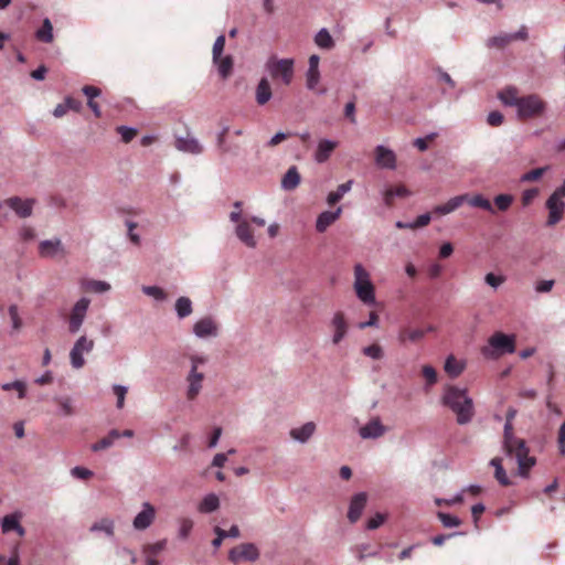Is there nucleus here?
<instances>
[{
	"label": "nucleus",
	"mask_w": 565,
	"mask_h": 565,
	"mask_svg": "<svg viewBox=\"0 0 565 565\" xmlns=\"http://www.w3.org/2000/svg\"><path fill=\"white\" fill-rule=\"evenodd\" d=\"M498 98L508 107H516L518 118L529 120L544 114L545 104L537 95L519 96L518 88L510 86L498 93Z\"/></svg>",
	"instance_id": "f257e3e1"
},
{
	"label": "nucleus",
	"mask_w": 565,
	"mask_h": 565,
	"mask_svg": "<svg viewBox=\"0 0 565 565\" xmlns=\"http://www.w3.org/2000/svg\"><path fill=\"white\" fill-rule=\"evenodd\" d=\"M503 450L505 456L514 458L518 462V476L527 478L535 465V457L529 455L525 440L515 436L512 431V422L505 420L503 434Z\"/></svg>",
	"instance_id": "f03ea898"
},
{
	"label": "nucleus",
	"mask_w": 565,
	"mask_h": 565,
	"mask_svg": "<svg viewBox=\"0 0 565 565\" xmlns=\"http://www.w3.org/2000/svg\"><path fill=\"white\" fill-rule=\"evenodd\" d=\"M444 405L455 412L457 424L465 425L472 420L473 406L472 399L467 396L465 388L457 386H447L443 397Z\"/></svg>",
	"instance_id": "7ed1b4c3"
},
{
	"label": "nucleus",
	"mask_w": 565,
	"mask_h": 565,
	"mask_svg": "<svg viewBox=\"0 0 565 565\" xmlns=\"http://www.w3.org/2000/svg\"><path fill=\"white\" fill-rule=\"evenodd\" d=\"M353 290H355L356 298L364 305L375 303V287L370 280V274L360 263L353 266Z\"/></svg>",
	"instance_id": "20e7f679"
},
{
	"label": "nucleus",
	"mask_w": 565,
	"mask_h": 565,
	"mask_svg": "<svg viewBox=\"0 0 565 565\" xmlns=\"http://www.w3.org/2000/svg\"><path fill=\"white\" fill-rule=\"evenodd\" d=\"M515 351L514 335H508L501 331L492 333L488 340V344L482 347V356L487 359H499V356L508 353L513 354Z\"/></svg>",
	"instance_id": "39448f33"
},
{
	"label": "nucleus",
	"mask_w": 565,
	"mask_h": 565,
	"mask_svg": "<svg viewBox=\"0 0 565 565\" xmlns=\"http://www.w3.org/2000/svg\"><path fill=\"white\" fill-rule=\"evenodd\" d=\"M269 76L275 81L280 79L285 85H289L292 79V60L291 58H269L267 63Z\"/></svg>",
	"instance_id": "423d86ee"
},
{
	"label": "nucleus",
	"mask_w": 565,
	"mask_h": 565,
	"mask_svg": "<svg viewBox=\"0 0 565 565\" xmlns=\"http://www.w3.org/2000/svg\"><path fill=\"white\" fill-rule=\"evenodd\" d=\"M92 350H94V340L88 339L86 335H81V338L75 341L74 347H72L71 353H68L72 367L82 369L85 364L83 354H88Z\"/></svg>",
	"instance_id": "0eeeda50"
},
{
	"label": "nucleus",
	"mask_w": 565,
	"mask_h": 565,
	"mask_svg": "<svg viewBox=\"0 0 565 565\" xmlns=\"http://www.w3.org/2000/svg\"><path fill=\"white\" fill-rule=\"evenodd\" d=\"M225 40L226 38H216V42L213 45V61L217 65V72H220L223 78L231 75V71H233V60L231 56H222Z\"/></svg>",
	"instance_id": "6e6552de"
},
{
	"label": "nucleus",
	"mask_w": 565,
	"mask_h": 565,
	"mask_svg": "<svg viewBox=\"0 0 565 565\" xmlns=\"http://www.w3.org/2000/svg\"><path fill=\"white\" fill-rule=\"evenodd\" d=\"M89 300L86 298H81L72 307L71 313H68V332L75 334L78 332L82 327L83 320H85V316H87Z\"/></svg>",
	"instance_id": "1a4fd4ad"
},
{
	"label": "nucleus",
	"mask_w": 565,
	"mask_h": 565,
	"mask_svg": "<svg viewBox=\"0 0 565 565\" xmlns=\"http://www.w3.org/2000/svg\"><path fill=\"white\" fill-rule=\"evenodd\" d=\"M258 556L259 553H257L256 546L250 543H242L233 547L227 554V558L235 565L243 561L254 562Z\"/></svg>",
	"instance_id": "9d476101"
},
{
	"label": "nucleus",
	"mask_w": 565,
	"mask_h": 565,
	"mask_svg": "<svg viewBox=\"0 0 565 565\" xmlns=\"http://www.w3.org/2000/svg\"><path fill=\"white\" fill-rule=\"evenodd\" d=\"M434 327L429 326L426 329L403 327L398 330V343L406 344L407 342L417 343L424 339L427 332H433Z\"/></svg>",
	"instance_id": "9b49d317"
},
{
	"label": "nucleus",
	"mask_w": 565,
	"mask_h": 565,
	"mask_svg": "<svg viewBox=\"0 0 565 565\" xmlns=\"http://www.w3.org/2000/svg\"><path fill=\"white\" fill-rule=\"evenodd\" d=\"M547 220L546 226H554L563 220L564 201L562 199L547 198L546 200Z\"/></svg>",
	"instance_id": "f8f14e48"
},
{
	"label": "nucleus",
	"mask_w": 565,
	"mask_h": 565,
	"mask_svg": "<svg viewBox=\"0 0 565 565\" xmlns=\"http://www.w3.org/2000/svg\"><path fill=\"white\" fill-rule=\"evenodd\" d=\"M330 328H332L333 331L332 343L333 345H338L343 341L348 332V322L342 311H337L335 315H333L332 321H330Z\"/></svg>",
	"instance_id": "ddd939ff"
},
{
	"label": "nucleus",
	"mask_w": 565,
	"mask_h": 565,
	"mask_svg": "<svg viewBox=\"0 0 565 565\" xmlns=\"http://www.w3.org/2000/svg\"><path fill=\"white\" fill-rule=\"evenodd\" d=\"M386 427L382 425L379 417H374L371 422L360 427L359 435L362 439H377L385 435Z\"/></svg>",
	"instance_id": "4468645a"
},
{
	"label": "nucleus",
	"mask_w": 565,
	"mask_h": 565,
	"mask_svg": "<svg viewBox=\"0 0 565 565\" xmlns=\"http://www.w3.org/2000/svg\"><path fill=\"white\" fill-rule=\"evenodd\" d=\"M156 518V509L149 502H145L142 504L141 512L135 516V521H132V526H135L138 531H143L148 529Z\"/></svg>",
	"instance_id": "2eb2a0df"
},
{
	"label": "nucleus",
	"mask_w": 565,
	"mask_h": 565,
	"mask_svg": "<svg viewBox=\"0 0 565 565\" xmlns=\"http://www.w3.org/2000/svg\"><path fill=\"white\" fill-rule=\"evenodd\" d=\"M193 332L198 338L204 339L207 337L217 335V323L210 317H204L193 324Z\"/></svg>",
	"instance_id": "dca6fc26"
},
{
	"label": "nucleus",
	"mask_w": 565,
	"mask_h": 565,
	"mask_svg": "<svg viewBox=\"0 0 565 565\" xmlns=\"http://www.w3.org/2000/svg\"><path fill=\"white\" fill-rule=\"evenodd\" d=\"M318 63V55H311L310 58H308L307 88L311 92H318V94H323V88H317L319 82Z\"/></svg>",
	"instance_id": "f3484780"
},
{
	"label": "nucleus",
	"mask_w": 565,
	"mask_h": 565,
	"mask_svg": "<svg viewBox=\"0 0 565 565\" xmlns=\"http://www.w3.org/2000/svg\"><path fill=\"white\" fill-rule=\"evenodd\" d=\"M204 380V374L201 372H198L195 370V365L191 367L190 374H188L186 382H188V391H186V397L190 401H194V398L198 396L199 392H201L202 381Z\"/></svg>",
	"instance_id": "a211bd4d"
},
{
	"label": "nucleus",
	"mask_w": 565,
	"mask_h": 565,
	"mask_svg": "<svg viewBox=\"0 0 565 565\" xmlns=\"http://www.w3.org/2000/svg\"><path fill=\"white\" fill-rule=\"evenodd\" d=\"M365 504L366 494L364 492L353 495L352 500H350L349 513H347L350 522L355 523L360 519Z\"/></svg>",
	"instance_id": "6ab92c4d"
},
{
	"label": "nucleus",
	"mask_w": 565,
	"mask_h": 565,
	"mask_svg": "<svg viewBox=\"0 0 565 565\" xmlns=\"http://www.w3.org/2000/svg\"><path fill=\"white\" fill-rule=\"evenodd\" d=\"M337 147V141H332L330 139H322L318 141L316 154H313V158H316V162L320 164L327 162V160L330 159L331 153H333Z\"/></svg>",
	"instance_id": "aec40b11"
},
{
	"label": "nucleus",
	"mask_w": 565,
	"mask_h": 565,
	"mask_svg": "<svg viewBox=\"0 0 565 565\" xmlns=\"http://www.w3.org/2000/svg\"><path fill=\"white\" fill-rule=\"evenodd\" d=\"M7 206L15 211L19 217H28L31 215V207L33 206V200H22L19 198H11L6 201Z\"/></svg>",
	"instance_id": "412c9836"
},
{
	"label": "nucleus",
	"mask_w": 565,
	"mask_h": 565,
	"mask_svg": "<svg viewBox=\"0 0 565 565\" xmlns=\"http://www.w3.org/2000/svg\"><path fill=\"white\" fill-rule=\"evenodd\" d=\"M58 254H63L62 242L55 241H42L39 244V255L42 258H53Z\"/></svg>",
	"instance_id": "4be33fe9"
},
{
	"label": "nucleus",
	"mask_w": 565,
	"mask_h": 565,
	"mask_svg": "<svg viewBox=\"0 0 565 565\" xmlns=\"http://www.w3.org/2000/svg\"><path fill=\"white\" fill-rule=\"evenodd\" d=\"M375 162L383 169H395V154L392 150L377 146L375 148Z\"/></svg>",
	"instance_id": "5701e85b"
},
{
	"label": "nucleus",
	"mask_w": 565,
	"mask_h": 565,
	"mask_svg": "<svg viewBox=\"0 0 565 565\" xmlns=\"http://www.w3.org/2000/svg\"><path fill=\"white\" fill-rule=\"evenodd\" d=\"M341 207H337V211L330 212L324 211L317 217L316 228L318 233H324L340 217Z\"/></svg>",
	"instance_id": "b1692460"
},
{
	"label": "nucleus",
	"mask_w": 565,
	"mask_h": 565,
	"mask_svg": "<svg viewBox=\"0 0 565 565\" xmlns=\"http://www.w3.org/2000/svg\"><path fill=\"white\" fill-rule=\"evenodd\" d=\"M467 201V194L450 198L445 204L436 205L433 212L437 215H448Z\"/></svg>",
	"instance_id": "393cba45"
},
{
	"label": "nucleus",
	"mask_w": 565,
	"mask_h": 565,
	"mask_svg": "<svg viewBox=\"0 0 565 565\" xmlns=\"http://www.w3.org/2000/svg\"><path fill=\"white\" fill-rule=\"evenodd\" d=\"M236 236H238L239 242L245 244L248 247H256V241L253 236V228L249 225L248 221H243L236 225Z\"/></svg>",
	"instance_id": "a878e982"
},
{
	"label": "nucleus",
	"mask_w": 565,
	"mask_h": 565,
	"mask_svg": "<svg viewBox=\"0 0 565 565\" xmlns=\"http://www.w3.org/2000/svg\"><path fill=\"white\" fill-rule=\"evenodd\" d=\"M2 531L3 533H10L12 531L17 532V535L20 537H23L24 530L20 525V514L13 513V514H7L2 519Z\"/></svg>",
	"instance_id": "bb28decb"
},
{
	"label": "nucleus",
	"mask_w": 565,
	"mask_h": 565,
	"mask_svg": "<svg viewBox=\"0 0 565 565\" xmlns=\"http://www.w3.org/2000/svg\"><path fill=\"white\" fill-rule=\"evenodd\" d=\"M177 149L186 153L199 154L202 151V146L198 139L186 136V138H177Z\"/></svg>",
	"instance_id": "cd10ccee"
},
{
	"label": "nucleus",
	"mask_w": 565,
	"mask_h": 565,
	"mask_svg": "<svg viewBox=\"0 0 565 565\" xmlns=\"http://www.w3.org/2000/svg\"><path fill=\"white\" fill-rule=\"evenodd\" d=\"M255 99L256 104L259 106L266 105L270 99V86L269 82L266 77H263L258 82V86H256L255 90Z\"/></svg>",
	"instance_id": "c85d7f7f"
},
{
	"label": "nucleus",
	"mask_w": 565,
	"mask_h": 565,
	"mask_svg": "<svg viewBox=\"0 0 565 565\" xmlns=\"http://www.w3.org/2000/svg\"><path fill=\"white\" fill-rule=\"evenodd\" d=\"M489 465H491L492 468H494V478L495 481H498L499 484L503 487L511 486V481L505 475V470L502 467V458L501 457H494L489 461Z\"/></svg>",
	"instance_id": "c756f323"
},
{
	"label": "nucleus",
	"mask_w": 565,
	"mask_h": 565,
	"mask_svg": "<svg viewBox=\"0 0 565 565\" xmlns=\"http://www.w3.org/2000/svg\"><path fill=\"white\" fill-rule=\"evenodd\" d=\"M409 195V191L406 186L398 184L394 188H390L384 192V203L387 206H392L394 198L405 199Z\"/></svg>",
	"instance_id": "7c9ffc66"
},
{
	"label": "nucleus",
	"mask_w": 565,
	"mask_h": 565,
	"mask_svg": "<svg viewBox=\"0 0 565 565\" xmlns=\"http://www.w3.org/2000/svg\"><path fill=\"white\" fill-rule=\"evenodd\" d=\"M120 438V434L116 429H110L109 434L107 436L100 438V440L94 443L93 446H90V449L93 451H103L111 446H114L115 440Z\"/></svg>",
	"instance_id": "2f4dec72"
},
{
	"label": "nucleus",
	"mask_w": 565,
	"mask_h": 565,
	"mask_svg": "<svg viewBox=\"0 0 565 565\" xmlns=\"http://www.w3.org/2000/svg\"><path fill=\"white\" fill-rule=\"evenodd\" d=\"M312 433H315V424L310 422L301 425L299 428L291 429L290 436L300 443H306L311 437Z\"/></svg>",
	"instance_id": "473e14b6"
},
{
	"label": "nucleus",
	"mask_w": 565,
	"mask_h": 565,
	"mask_svg": "<svg viewBox=\"0 0 565 565\" xmlns=\"http://www.w3.org/2000/svg\"><path fill=\"white\" fill-rule=\"evenodd\" d=\"M227 127H223L221 129L220 135H217V149H220L221 153H233L236 154L239 150L238 145H230L226 142Z\"/></svg>",
	"instance_id": "72a5a7b5"
},
{
	"label": "nucleus",
	"mask_w": 565,
	"mask_h": 565,
	"mask_svg": "<svg viewBox=\"0 0 565 565\" xmlns=\"http://www.w3.org/2000/svg\"><path fill=\"white\" fill-rule=\"evenodd\" d=\"M299 184V174L298 170L295 167L288 169L287 173H285L284 179H281V188L286 191H292Z\"/></svg>",
	"instance_id": "f704fd0d"
},
{
	"label": "nucleus",
	"mask_w": 565,
	"mask_h": 565,
	"mask_svg": "<svg viewBox=\"0 0 565 565\" xmlns=\"http://www.w3.org/2000/svg\"><path fill=\"white\" fill-rule=\"evenodd\" d=\"M444 371H446L449 377H457L463 371V363L456 360L454 355H449V358L446 360V363H444Z\"/></svg>",
	"instance_id": "c9c22d12"
},
{
	"label": "nucleus",
	"mask_w": 565,
	"mask_h": 565,
	"mask_svg": "<svg viewBox=\"0 0 565 565\" xmlns=\"http://www.w3.org/2000/svg\"><path fill=\"white\" fill-rule=\"evenodd\" d=\"M352 184V180H349L340 184L335 191L329 193V196H327V203H329L330 205L337 204V202H339L343 198V195L350 191Z\"/></svg>",
	"instance_id": "e433bc0d"
},
{
	"label": "nucleus",
	"mask_w": 565,
	"mask_h": 565,
	"mask_svg": "<svg viewBox=\"0 0 565 565\" xmlns=\"http://www.w3.org/2000/svg\"><path fill=\"white\" fill-rule=\"evenodd\" d=\"M218 508V499L217 495L214 493H210L206 497L203 498L200 502V507H198V510L202 513H210L215 511Z\"/></svg>",
	"instance_id": "4c0bfd02"
},
{
	"label": "nucleus",
	"mask_w": 565,
	"mask_h": 565,
	"mask_svg": "<svg viewBox=\"0 0 565 565\" xmlns=\"http://www.w3.org/2000/svg\"><path fill=\"white\" fill-rule=\"evenodd\" d=\"M177 313L179 319H185L192 313V302L186 297H180L177 300Z\"/></svg>",
	"instance_id": "58836bf2"
},
{
	"label": "nucleus",
	"mask_w": 565,
	"mask_h": 565,
	"mask_svg": "<svg viewBox=\"0 0 565 565\" xmlns=\"http://www.w3.org/2000/svg\"><path fill=\"white\" fill-rule=\"evenodd\" d=\"M466 202H468V204L473 207H478V209L484 210L487 212L493 213L492 204L490 203L489 200L484 199L482 195H479V194H477L475 196L468 195V200H466Z\"/></svg>",
	"instance_id": "ea45409f"
},
{
	"label": "nucleus",
	"mask_w": 565,
	"mask_h": 565,
	"mask_svg": "<svg viewBox=\"0 0 565 565\" xmlns=\"http://www.w3.org/2000/svg\"><path fill=\"white\" fill-rule=\"evenodd\" d=\"M84 287H86V290L96 294L107 292V290L110 289V285L103 280H87L86 286Z\"/></svg>",
	"instance_id": "a19ab883"
},
{
	"label": "nucleus",
	"mask_w": 565,
	"mask_h": 565,
	"mask_svg": "<svg viewBox=\"0 0 565 565\" xmlns=\"http://www.w3.org/2000/svg\"><path fill=\"white\" fill-rule=\"evenodd\" d=\"M437 519H439L440 523H443V526L447 529H452L460 525V519L445 512H437Z\"/></svg>",
	"instance_id": "79ce46f5"
},
{
	"label": "nucleus",
	"mask_w": 565,
	"mask_h": 565,
	"mask_svg": "<svg viewBox=\"0 0 565 565\" xmlns=\"http://www.w3.org/2000/svg\"><path fill=\"white\" fill-rule=\"evenodd\" d=\"M90 531H103L107 535H114V522L110 519H103L99 522L94 523Z\"/></svg>",
	"instance_id": "37998d69"
},
{
	"label": "nucleus",
	"mask_w": 565,
	"mask_h": 565,
	"mask_svg": "<svg viewBox=\"0 0 565 565\" xmlns=\"http://www.w3.org/2000/svg\"><path fill=\"white\" fill-rule=\"evenodd\" d=\"M362 353H364L366 358H371L375 361H381L383 359V349L380 344H371L362 349Z\"/></svg>",
	"instance_id": "c03bdc74"
},
{
	"label": "nucleus",
	"mask_w": 565,
	"mask_h": 565,
	"mask_svg": "<svg viewBox=\"0 0 565 565\" xmlns=\"http://www.w3.org/2000/svg\"><path fill=\"white\" fill-rule=\"evenodd\" d=\"M512 204V195L510 194H498L494 198L495 209L505 212Z\"/></svg>",
	"instance_id": "a18cd8bd"
},
{
	"label": "nucleus",
	"mask_w": 565,
	"mask_h": 565,
	"mask_svg": "<svg viewBox=\"0 0 565 565\" xmlns=\"http://www.w3.org/2000/svg\"><path fill=\"white\" fill-rule=\"evenodd\" d=\"M142 292H145V295L149 297L154 298L158 301H162L166 299V292L157 286H145L142 287Z\"/></svg>",
	"instance_id": "49530a36"
},
{
	"label": "nucleus",
	"mask_w": 565,
	"mask_h": 565,
	"mask_svg": "<svg viewBox=\"0 0 565 565\" xmlns=\"http://www.w3.org/2000/svg\"><path fill=\"white\" fill-rule=\"evenodd\" d=\"M2 390L6 392L12 391V390L17 391V393H19V398H23L24 392H26V387L24 386L22 381H13L11 383H4V384H2Z\"/></svg>",
	"instance_id": "de8ad7c7"
},
{
	"label": "nucleus",
	"mask_w": 565,
	"mask_h": 565,
	"mask_svg": "<svg viewBox=\"0 0 565 565\" xmlns=\"http://www.w3.org/2000/svg\"><path fill=\"white\" fill-rule=\"evenodd\" d=\"M192 531L191 519L183 518L179 521V537L186 540Z\"/></svg>",
	"instance_id": "09e8293b"
},
{
	"label": "nucleus",
	"mask_w": 565,
	"mask_h": 565,
	"mask_svg": "<svg viewBox=\"0 0 565 565\" xmlns=\"http://www.w3.org/2000/svg\"><path fill=\"white\" fill-rule=\"evenodd\" d=\"M117 134L120 135V139H122V142L128 143L136 137L137 131L134 128L119 126L117 127Z\"/></svg>",
	"instance_id": "8fccbe9b"
},
{
	"label": "nucleus",
	"mask_w": 565,
	"mask_h": 565,
	"mask_svg": "<svg viewBox=\"0 0 565 565\" xmlns=\"http://www.w3.org/2000/svg\"><path fill=\"white\" fill-rule=\"evenodd\" d=\"M545 168H536L534 170H531L521 177V181L523 182H533L536 180H540L541 177L544 174Z\"/></svg>",
	"instance_id": "3c124183"
},
{
	"label": "nucleus",
	"mask_w": 565,
	"mask_h": 565,
	"mask_svg": "<svg viewBox=\"0 0 565 565\" xmlns=\"http://www.w3.org/2000/svg\"><path fill=\"white\" fill-rule=\"evenodd\" d=\"M484 281L491 288H499V286L504 284L505 278H504V276H495V274H493V273H488L484 276Z\"/></svg>",
	"instance_id": "603ef678"
},
{
	"label": "nucleus",
	"mask_w": 565,
	"mask_h": 565,
	"mask_svg": "<svg viewBox=\"0 0 565 565\" xmlns=\"http://www.w3.org/2000/svg\"><path fill=\"white\" fill-rule=\"evenodd\" d=\"M71 475L72 477L81 480H88L89 478H92V476H94V473L90 470L78 466L72 468Z\"/></svg>",
	"instance_id": "864d4df0"
},
{
	"label": "nucleus",
	"mask_w": 565,
	"mask_h": 565,
	"mask_svg": "<svg viewBox=\"0 0 565 565\" xmlns=\"http://www.w3.org/2000/svg\"><path fill=\"white\" fill-rule=\"evenodd\" d=\"M509 43V38H489L486 46L489 49H498L503 50L505 45Z\"/></svg>",
	"instance_id": "5fc2aeb1"
},
{
	"label": "nucleus",
	"mask_w": 565,
	"mask_h": 565,
	"mask_svg": "<svg viewBox=\"0 0 565 565\" xmlns=\"http://www.w3.org/2000/svg\"><path fill=\"white\" fill-rule=\"evenodd\" d=\"M113 391L117 397L116 406H117V408L121 409L124 407V398H125V395L127 394V387L116 384V385H114Z\"/></svg>",
	"instance_id": "6e6d98bb"
},
{
	"label": "nucleus",
	"mask_w": 565,
	"mask_h": 565,
	"mask_svg": "<svg viewBox=\"0 0 565 565\" xmlns=\"http://www.w3.org/2000/svg\"><path fill=\"white\" fill-rule=\"evenodd\" d=\"M423 376L426 379L427 385H433L437 382V372L429 365L423 366Z\"/></svg>",
	"instance_id": "4d7b16f0"
},
{
	"label": "nucleus",
	"mask_w": 565,
	"mask_h": 565,
	"mask_svg": "<svg viewBox=\"0 0 565 565\" xmlns=\"http://www.w3.org/2000/svg\"><path fill=\"white\" fill-rule=\"evenodd\" d=\"M9 317L12 320L13 330L18 331L21 328V319L18 316V308L15 305L9 307Z\"/></svg>",
	"instance_id": "13d9d810"
},
{
	"label": "nucleus",
	"mask_w": 565,
	"mask_h": 565,
	"mask_svg": "<svg viewBox=\"0 0 565 565\" xmlns=\"http://www.w3.org/2000/svg\"><path fill=\"white\" fill-rule=\"evenodd\" d=\"M384 521L385 516H383L381 513H377L373 518L369 519V521H366V529L371 531L376 530L383 524Z\"/></svg>",
	"instance_id": "bf43d9fd"
},
{
	"label": "nucleus",
	"mask_w": 565,
	"mask_h": 565,
	"mask_svg": "<svg viewBox=\"0 0 565 565\" xmlns=\"http://www.w3.org/2000/svg\"><path fill=\"white\" fill-rule=\"evenodd\" d=\"M502 121H504V117L502 116L501 113H499L497 110L489 113V115H488L489 126L498 127L502 124Z\"/></svg>",
	"instance_id": "052dcab7"
},
{
	"label": "nucleus",
	"mask_w": 565,
	"mask_h": 565,
	"mask_svg": "<svg viewBox=\"0 0 565 565\" xmlns=\"http://www.w3.org/2000/svg\"><path fill=\"white\" fill-rule=\"evenodd\" d=\"M537 189H527L523 192V195H521V202H523L524 206H527L531 204L532 201L537 196Z\"/></svg>",
	"instance_id": "680f3d73"
},
{
	"label": "nucleus",
	"mask_w": 565,
	"mask_h": 565,
	"mask_svg": "<svg viewBox=\"0 0 565 565\" xmlns=\"http://www.w3.org/2000/svg\"><path fill=\"white\" fill-rule=\"evenodd\" d=\"M53 26L49 18L43 20L42 26L38 29L34 35H53Z\"/></svg>",
	"instance_id": "e2e57ef3"
},
{
	"label": "nucleus",
	"mask_w": 565,
	"mask_h": 565,
	"mask_svg": "<svg viewBox=\"0 0 565 565\" xmlns=\"http://www.w3.org/2000/svg\"><path fill=\"white\" fill-rule=\"evenodd\" d=\"M554 280H540L536 282V287H534V290H536L537 294H544L548 292L553 289Z\"/></svg>",
	"instance_id": "0e129e2a"
},
{
	"label": "nucleus",
	"mask_w": 565,
	"mask_h": 565,
	"mask_svg": "<svg viewBox=\"0 0 565 565\" xmlns=\"http://www.w3.org/2000/svg\"><path fill=\"white\" fill-rule=\"evenodd\" d=\"M82 93H84V95L87 96L88 100H94L95 98L100 96V88L90 86V85H86V86L82 87Z\"/></svg>",
	"instance_id": "69168bd1"
},
{
	"label": "nucleus",
	"mask_w": 565,
	"mask_h": 565,
	"mask_svg": "<svg viewBox=\"0 0 565 565\" xmlns=\"http://www.w3.org/2000/svg\"><path fill=\"white\" fill-rule=\"evenodd\" d=\"M58 407H61L62 413H64L65 416H72L73 408L72 404L70 403L68 397H62L57 399Z\"/></svg>",
	"instance_id": "338daca9"
},
{
	"label": "nucleus",
	"mask_w": 565,
	"mask_h": 565,
	"mask_svg": "<svg viewBox=\"0 0 565 565\" xmlns=\"http://www.w3.org/2000/svg\"><path fill=\"white\" fill-rule=\"evenodd\" d=\"M64 107H67L68 109L78 113L82 109V103L78 102V99L73 97H65L64 104H61Z\"/></svg>",
	"instance_id": "774afa93"
}]
</instances>
